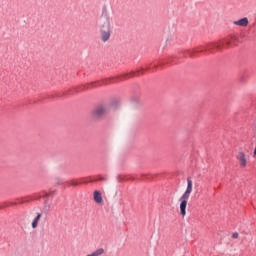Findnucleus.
Here are the masks:
<instances>
[{"label":"nucleus","instance_id":"1","mask_svg":"<svg viewBox=\"0 0 256 256\" xmlns=\"http://www.w3.org/2000/svg\"><path fill=\"white\" fill-rule=\"evenodd\" d=\"M191 193H193V180H191V177L187 178V188L183 195L180 197V213L182 217H185L187 215V201H189V197H191Z\"/></svg>","mask_w":256,"mask_h":256},{"label":"nucleus","instance_id":"2","mask_svg":"<svg viewBox=\"0 0 256 256\" xmlns=\"http://www.w3.org/2000/svg\"><path fill=\"white\" fill-rule=\"evenodd\" d=\"M100 37L103 43H107L111 39V19L104 17L100 24Z\"/></svg>","mask_w":256,"mask_h":256},{"label":"nucleus","instance_id":"3","mask_svg":"<svg viewBox=\"0 0 256 256\" xmlns=\"http://www.w3.org/2000/svg\"><path fill=\"white\" fill-rule=\"evenodd\" d=\"M109 113V106L107 105H100L97 106L93 111H92V117L93 119H103L105 115Z\"/></svg>","mask_w":256,"mask_h":256},{"label":"nucleus","instance_id":"4","mask_svg":"<svg viewBox=\"0 0 256 256\" xmlns=\"http://www.w3.org/2000/svg\"><path fill=\"white\" fill-rule=\"evenodd\" d=\"M236 159L241 169H245V167H247V155H245L244 152H238Z\"/></svg>","mask_w":256,"mask_h":256},{"label":"nucleus","instance_id":"5","mask_svg":"<svg viewBox=\"0 0 256 256\" xmlns=\"http://www.w3.org/2000/svg\"><path fill=\"white\" fill-rule=\"evenodd\" d=\"M220 49H223V43L221 42H213L207 46V50L210 51V53H213V51H220Z\"/></svg>","mask_w":256,"mask_h":256},{"label":"nucleus","instance_id":"6","mask_svg":"<svg viewBox=\"0 0 256 256\" xmlns=\"http://www.w3.org/2000/svg\"><path fill=\"white\" fill-rule=\"evenodd\" d=\"M93 199L98 205H101V203H103V195L99 192V190L94 191Z\"/></svg>","mask_w":256,"mask_h":256},{"label":"nucleus","instance_id":"7","mask_svg":"<svg viewBox=\"0 0 256 256\" xmlns=\"http://www.w3.org/2000/svg\"><path fill=\"white\" fill-rule=\"evenodd\" d=\"M234 25H238L239 27H247L249 25V19L244 17L238 21H234Z\"/></svg>","mask_w":256,"mask_h":256},{"label":"nucleus","instance_id":"8","mask_svg":"<svg viewBox=\"0 0 256 256\" xmlns=\"http://www.w3.org/2000/svg\"><path fill=\"white\" fill-rule=\"evenodd\" d=\"M39 221H41V213H38L35 219L32 222V229H37V226L39 225Z\"/></svg>","mask_w":256,"mask_h":256},{"label":"nucleus","instance_id":"9","mask_svg":"<svg viewBox=\"0 0 256 256\" xmlns=\"http://www.w3.org/2000/svg\"><path fill=\"white\" fill-rule=\"evenodd\" d=\"M232 239H239V233H237V232L233 233Z\"/></svg>","mask_w":256,"mask_h":256}]
</instances>
